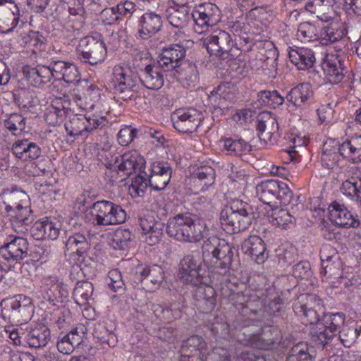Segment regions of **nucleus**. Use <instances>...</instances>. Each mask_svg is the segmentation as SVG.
I'll list each match as a JSON object with an SVG mask.
<instances>
[{
  "mask_svg": "<svg viewBox=\"0 0 361 361\" xmlns=\"http://www.w3.org/2000/svg\"><path fill=\"white\" fill-rule=\"evenodd\" d=\"M292 307L302 323L312 325L310 335L314 341L319 342L324 348L333 341L345 324V314L326 313L323 300L315 294L299 295Z\"/></svg>",
  "mask_w": 361,
  "mask_h": 361,
  "instance_id": "nucleus-1",
  "label": "nucleus"
},
{
  "mask_svg": "<svg viewBox=\"0 0 361 361\" xmlns=\"http://www.w3.org/2000/svg\"><path fill=\"white\" fill-rule=\"evenodd\" d=\"M0 199L5 205V212L11 216V226L17 233H25L26 226L34 219L30 209L29 195L16 185L4 188Z\"/></svg>",
  "mask_w": 361,
  "mask_h": 361,
  "instance_id": "nucleus-2",
  "label": "nucleus"
},
{
  "mask_svg": "<svg viewBox=\"0 0 361 361\" xmlns=\"http://www.w3.org/2000/svg\"><path fill=\"white\" fill-rule=\"evenodd\" d=\"M206 224L196 214L189 212H179L170 216L166 232L170 238L184 243H197L206 234Z\"/></svg>",
  "mask_w": 361,
  "mask_h": 361,
  "instance_id": "nucleus-3",
  "label": "nucleus"
},
{
  "mask_svg": "<svg viewBox=\"0 0 361 361\" xmlns=\"http://www.w3.org/2000/svg\"><path fill=\"white\" fill-rule=\"evenodd\" d=\"M254 219L253 207L239 199L233 200L227 204L219 216L221 228L228 234L248 229Z\"/></svg>",
  "mask_w": 361,
  "mask_h": 361,
  "instance_id": "nucleus-4",
  "label": "nucleus"
},
{
  "mask_svg": "<svg viewBox=\"0 0 361 361\" xmlns=\"http://www.w3.org/2000/svg\"><path fill=\"white\" fill-rule=\"evenodd\" d=\"M233 247L224 239L210 237L204 241L202 247V261L213 267L221 274H226L232 269Z\"/></svg>",
  "mask_w": 361,
  "mask_h": 361,
  "instance_id": "nucleus-5",
  "label": "nucleus"
},
{
  "mask_svg": "<svg viewBox=\"0 0 361 361\" xmlns=\"http://www.w3.org/2000/svg\"><path fill=\"white\" fill-rule=\"evenodd\" d=\"M106 168L111 170L112 184L126 180L133 173H142L145 168V160L137 152H128L123 155L114 156L111 152L106 155Z\"/></svg>",
  "mask_w": 361,
  "mask_h": 361,
  "instance_id": "nucleus-6",
  "label": "nucleus"
},
{
  "mask_svg": "<svg viewBox=\"0 0 361 361\" xmlns=\"http://www.w3.org/2000/svg\"><path fill=\"white\" fill-rule=\"evenodd\" d=\"M0 308L2 318L16 325L28 322L34 313L32 300L22 294L3 299Z\"/></svg>",
  "mask_w": 361,
  "mask_h": 361,
  "instance_id": "nucleus-7",
  "label": "nucleus"
},
{
  "mask_svg": "<svg viewBox=\"0 0 361 361\" xmlns=\"http://www.w3.org/2000/svg\"><path fill=\"white\" fill-rule=\"evenodd\" d=\"M256 193L262 202L275 207L279 204H289L293 197V193L288 185L275 179L264 180L257 184Z\"/></svg>",
  "mask_w": 361,
  "mask_h": 361,
  "instance_id": "nucleus-8",
  "label": "nucleus"
},
{
  "mask_svg": "<svg viewBox=\"0 0 361 361\" xmlns=\"http://www.w3.org/2000/svg\"><path fill=\"white\" fill-rule=\"evenodd\" d=\"M90 214L94 225L104 226L123 224L127 217L126 211L121 205L108 200L93 203Z\"/></svg>",
  "mask_w": 361,
  "mask_h": 361,
  "instance_id": "nucleus-9",
  "label": "nucleus"
},
{
  "mask_svg": "<svg viewBox=\"0 0 361 361\" xmlns=\"http://www.w3.org/2000/svg\"><path fill=\"white\" fill-rule=\"evenodd\" d=\"M237 38L233 39L231 35L222 30H216L207 36L202 41V45L210 55H215L223 59L227 55L235 59L239 55L237 48Z\"/></svg>",
  "mask_w": 361,
  "mask_h": 361,
  "instance_id": "nucleus-10",
  "label": "nucleus"
},
{
  "mask_svg": "<svg viewBox=\"0 0 361 361\" xmlns=\"http://www.w3.org/2000/svg\"><path fill=\"white\" fill-rule=\"evenodd\" d=\"M185 48L179 44H173L161 49L157 56V63L164 72H169L170 75L181 73L190 63L185 60Z\"/></svg>",
  "mask_w": 361,
  "mask_h": 361,
  "instance_id": "nucleus-11",
  "label": "nucleus"
},
{
  "mask_svg": "<svg viewBox=\"0 0 361 361\" xmlns=\"http://www.w3.org/2000/svg\"><path fill=\"white\" fill-rule=\"evenodd\" d=\"M78 58L85 63L97 65L104 61L107 50L100 35L82 38L77 48Z\"/></svg>",
  "mask_w": 361,
  "mask_h": 361,
  "instance_id": "nucleus-12",
  "label": "nucleus"
},
{
  "mask_svg": "<svg viewBox=\"0 0 361 361\" xmlns=\"http://www.w3.org/2000/svg\"><path fill=\"white\" fill-rule=\"evenodd\" d=\"M202 258L190 253L183 257L179 263L178 277L185 284L198 286L203 283L207 271L202 267Z\"/></svg>",
  "mask_w": 361,
  "mask_h": 361,
  "instance_id": "nucleus-13",
  "label": "nucleus"
},
{
  "mask_svg": "<svg viewBox=\"0 0 361 361\" xmlns=\"http://www.w3.org/2000/svg\"><path fill=\"white\" fill-rule=\"evenodd\" d=\"M174 128L181 133H193L203 120L201 112L195 109H179L171 114Z\"/></svg>",
  "mask_w": 361,
  "mask_h": 361,
  "instance_id": "nucleus-14",
  "label": "nucleus"
},
{
  "mask_svg": "<svg viewBox=\"0 0 361 361\" xmlns=\"http://www.w3.org/2000/svg\"><path fill=\"white\" fill-rule=\"evenodd\" d=\"M65 252L76 254L82 256L90 249V238L88 231L80 225L78 227H73L66 231Z\"/></svg>",
  "mask_w": 361,
  "mask_h": 361,
  "instance_id": "nucleus-15",
  "label": "nucleus"
},
{
  "mask_svg": "<svg viewBox=\"0 0 361 361\" xmlns=\"http://www.w3.org/2000/svg\"><path fill=\"white\" fill-rule=\"evenodd\" d=\"M28 247L26 238L10 235L0 247V255L8 262H20L27 257Z\"/></svg>",
  "mask_w": 361,
  "mask_h": 361,
  "instance_id": "nucleus-16",
  "label": "nucleus"
},
{
  "mask_svg": "<svg viewBox=\"0 0 361 361\" xmlns=\"http://www.w3.org/2000/svg\"><path fill=\"white\" fill-rule=\"evenodd\" d=\"M295 288L296 286L291 290L286 289L283 291L281 295L283 298H281L279 295H274L267 297L260 300V299L257 298V302H260L262 305L259 310L253 309V302H255V299L246 301L244 307L249 309L254 314H258L259 312H262L263 314H267L268 316L276 315L280 313L283 310L285 300H288V298H286L287 293H290L291 290H295Z\"/></svg>",
  "mask_w": 361,
  "mask_h": 361,
  "instance_id": "nucleus-17",
  "label": "nucleus"
},
{
  "mask_svg": "<svg viewBox=\"0 0 361 361\" xmlns=\"http://www.w3.org/2000/svg\"><path fill=\"white\" fill-rule=\"evenodd\" d=\"M345 26L338 22H331L323 25L319 37L320 43L323 45H329L338 42L336 49L337 51L342 50L345 46V37L347 35Z\"/></svg>",
  "mask_w": 361,
  "mask_h": 361,
  "instance_id": "nucleus-18",
  "label": "nucleus"
},
{
  "mask_svg": "<svg viewBox=\"0 0 361 361\" xmlns=\"http://www.w3.org/2000/svg\"><path fill=\"white\" fill-rule=\"evenodd\" d=\"M150 175L147 178L149 185L157 191L166 188L172 176V169L166 161H154L150 167Z\"/></svg>",
  "mask_w": 361,
  "mask_h": 361,
  "instance_id": "nucleus-19",
  "label": "nucleus"
},
{
  "mask_svg": "<svg viewBox=\"0 0 361 361\" xmlns=\"http://www.w3.org/2000/svg\"><path fill=\"white\" fill-rule=\"evenodd\" d=\"M219 8L214 4H207L200 6L196 11H191L195 23L194 30L197 33L204 32L205 28L213 26L219 20Z\"/></svg>",
  "mask_w": 361,
  "mask_h": 361,
  "instance_id": "nucleus-20",
  "label": "nucleus"
},
{
  "mask_svg": "<svg viewBox=\"0 0 361 361\" xmlns=\"http://www.w3.org/2000/svg\"><path fill=\"white\" fill-rule=\"evenodd\" d=\"M326 76V82L332 85H339V88H345L343 84L348 83V81H343L345 75L343 68L342 67L340 56L327 55L326 59L320 64Z\"/></svg>",
  "mask_w": 361,
  "mask_h": 361,
  "instance_id": "nucleus-21",
  "label": "nucleus"
},
{
  "mask_svg": "<svg viewBox=\"0 0 361 361\" xmlns=\"http://www.w3.org/2000/svg\"><path fill=\"white\" fill-rule=\"evenodd\" d=\"M61 224L46 217L37 221L30 228V234L36 240H56L59 235Z\"/></svg>",
  "mask_w": 361,
  "mask_h": 361,
  "instance_id": "nucleus-22",
  "label": "nucleus"
},
{
  "mask_svg": "<svg viewBox=\"0 0 361 361\" xmlns=\"http://www.w3.org/2000/svg\"><path fill=\"white\" fill-rule=\"evenodd\" d=\"M191 8L187 1L178 0L177 6H171L166 11L169 23L179 30L186 27L192 21Z\"/></svg>",
  "mask_w": 361,
  "mask_h": 361,
  "instance_id": "nucleus-23",
  "label": "nucleus"
},
{
  "mask_svg": "<svg viewBox=\"0 0 361 361\" xmlns=\"http://www.w3.org/2000/svg\"><path fill=\"white\" fill-rule=\"evenodd\" d=\"M330 219L336 225L343 228H357L360 221L343 204L332 202L329 207Z\"/></svg>",
  "mask_w": 361,
  "mask_h": 361,
  "instance_id": "nucleus-24",
  "label": "nucleus"
},
{
  "mask_svg": "<svg viewBox=\"0 0 361 361\" xmlns=\"http://www.w3.org/2000/svg\"><path fill=\"white\" fill-rule=\"evenodd\" d=\"M68 296L66 286L59 282L54 276L47 279L43 287L42 297L52 305L62 304Z\"/></svg>",
  "mask_w": 361,
  "mask_h": 361,
  "instance_id": "nucleus-25",
  "label": "nucleus"
},
{
  "mask_svg": "<svg viewBox=\"0 0 361 361\" xmlns=\"http://www.w3.org/2000/svg\"><path fill=\"white\" fill-rule=\"evenodd\" d=\"M241 250L259 264L264 263L268 257L264 240L257 235L245 239L241 245Z\"/></svg>",
  "mask_w": 361,
  "mask_h": 361,
  "instance_id": "nucleus-26",
  "label": "nucleus"
},
{
  "mask_svg": "<svg viewBox=\"0 0 361 361\" xmlns=\"http://www.w3.org/2000/svg\"><path fill=\"white\" fill-rule=\"evenodd\" d=\"M12 153L18 159L28 161L38 159L42 154L41 147L28 139H19L11 146Z\"/></svg>",
  "mask_w": 361,
  "mask_h": 361,
  "instance_id": "nucleus-27",
  "label": "nucleus"
},
{
  "mask_svg": "<svg viewBox=\"0 0 361 361\" xmlns=\"http://www.w3.org/2000/svg\"><path fill=\"white\" fill-rule=\"evenodd\" d=\"M238 341L240 343L247 347L262 350H269L276 348L280 342V337L276 336L274 338L268 339L259 334H246L243 332L238 335Z\"/></svg>",
  "mask_w": 361,
  "mask_h": 361,
  "instance_id": "nucleus-28",
  "label": "nucleus"
},
{
  "mask_svg": "<svg viewBox=\"0 0 361 361\" xmlns=\"http://www.w3.org/2000/svg\"><path fill=\"white\" fill-rule=\"evenodd\" d=\"M194 298L196 306L203 313L211 312L216 306V291L211 286H196Z\"/></svg>",
  "mask_w": 361,
  "mask_h": 361,
  "instance_id": "nucleus-29",
  "label": "nucleus"
},
{
  "mask_svg": "<svg viewBox=\"0 0 361 361\" xmlns=\"http://www.w3.org/2000/svg\"><path fill=\"white\" fill-rule=\"evenodd\" d=\"M341 147L342 144L334 139H328L324 142L321 156L323 166L333 169L338 166L340 157H342Z\"/></svg>",
  "mask_w": 361,
  "mask_h": 361,
  "instance_id": "nucleus-30",
  "label": "nucleus"
},
{
  "mask_svg": "<svg viewBox=\"0 0 361 361\" xmlns=\"http://www.w3.org/2000/svg\"><path fill=\"white\" fill-rule=\"evenodd\" d=\"M140 36L143 39L158 32L162 27L161 17L154 12H146L140 18Z\"/></svg>",
  "mask_w": 361,
  "mask_h": 361,
  "instance_id": "nucleus-31",
  "label": "nucleus"
},
{
  "mask_svg": "<svg viewBox=\"0 0 361 361\" xmlns=\"http://www.w3.org/2000/svg\"><path fill=\"white\" fill-rule=\"evenodd\" d=\"M51 338L49 329L42 324H37L25 336L24 341L30 348H40L46 346Z\"/></svg>",
  "mask_w": 361,
  "mask_h": 361,
  "instance_id": "nucleus-32",
  "label": "nucleus"
},
{
  "mask_svg": "<svg viewBox=\"0 0 361 361\" xmlns=\"http://www.w3.org/2000/svg\"><path fill=\"white\" fill-rule=\"evenodd\" d=\"M141 278L146 279V287L149 291L159 288L165 280V271L158 264L143 267Z\"/></svg>",
  "mask_w": 361,
  "mask_h": 361,
  "instance_id": "nucleus-33",
  "label": "nucleus"
},
{
  "mask_svg": "<svg viewBox=\"0 0 361 361\" xmlns=\"http://www.w3.org/2000/svg\"><path fill=\"white\" fill-rule=\"evenodd\" d=\"M288 55L290 61L300 70L313 68L316 63L314 54L309 49H291Z\"/></svg>",
  "mask_w": 361,
  "mask_h": 361,
  "instance_id": "nucleus-34",
  "label": "nucleus"
},
{
  "mask_svg": "<svg viewBox=\"0 0 361 361\" xmlns=\"http://www.w3.org/2000/svg\"><path fill=\"white\" fill-rule=\"evenodd\" d=\"M342 157L354 164L361 163V135H355L342 143Z\"/></svg>",
  "mask_w": 361,
  "mask_h": 361,
  "instance_id": "nucleus-35",
  "label": "nucleus"
},
{
  "mask_svg": "<svg viewBox=\"0 0 361 361\" xmlns=\"http://www.w3.org/2000/svg\"><path fill=\"white\" fill-rule=\"evenodd\" d=\"M219 142L226 153L231 156L247 154L252 150L251 145L242 138H221Z\"/></svg>",
  "mask_w": 361,
  "mask_h": 361,
  "instance_id": "nucleus-36",
  "label": "nucleus"
},
{
  "mask_svg": "<svg viewBox=\"0 0 361 361\" xmlns=\"http://www.w3.org/2000/svg\"><path fill=\"white\" fill-rule=\"evenodd\" d=\"M361 333V324L358 322L345 323L338 334L339 340L343 346L350 348L356 341Z\"/></svg>",
  "mask_w": 361,
  "mask_h": 361,
  "instance_id": "nucleus-37",
  "label": "nucleus"
},
{
  "mask_svg": "<svg viewBox=\"0 0 361 361\" xmlns=\"http://www.w3.org/2000/svg\"><path fill=\"white\" fill-rule=\"evenodd\" d=\"M85 122L86 118L84 114L73 115L64 125L67 134L74 138L87 136Z\"/></svg>",
  "mask_w": 361,
  "mask_h": 361,
  "instance_id": "nucleus-38",
  "label": "nucleus"
},
{
  "mask_svg": "<svg viewBox=\"0 0 361 361\" xmlns=\"http://www.w3.org/2000/svg\"><path fill=\"white\" fill-rule=\"evenodd\" d=\"M202 338L193 335L183 341L180 349V361H188V356L192 354L201 353L203 345Z\"/></svg>",
  "mask_w": 361,
  "mask_h": 361,
  "instance_id": "nucleus-39",
  "label": "nucleus"
},
{
  "mask_svg": "<svg viewBox=\"0 0 361 361\" xmlns=\"http://www.w3.org/2000/svg\"><path fill=\"white\" fill-rule=\"evenodd\" d=\"M145 77V82L148 83L146 85L147 88L152 90H158L163 84V75L160 73L161 69L157 64V66L152 64H147L142 70Z\"/></svg>",
  "mask_w": 361,
  "mask_h": 361,
  "instance_id": "nucleus-40",
  "label": "nucleus"
},
{
  "mask_svg": "<svg viewBox=\"0 0 361 361\" xmlns=\"http://www.w3.org/2000/svg\"><path fill=\"white\" fill-rule=\"evenodd\" d=\"M133 243V235L129 229L119 228L114 232L110 245L115 250H127Z\"/></svg>",
  "mask_w": 361,
  "mask_h": 361,
  "instance_id": "nucleus-41",
  "label": "nucleus"
},
{
  "mask_svg": "<svg viewBox=\"0 0 361 361\" xmlns=\"http://www.w3.org/2000/svg\"><path fill=\"white\" fill-rule=\"evenodd\" d=\"M94 287L87 281H79L76 283L73 295L78 304L84 305L92 300Z\"/></svg>",
  "mask_w": 361,
  "mask_h": 361,
  "instance_id": "nucleus-42",
  "label": "nucleus"
},
{
  "mask_svg": "<svg viewBox=\"0 0 361 361\" xmlns=\"http://www.w3.org/2000/svg\"><path fill=\"white\" fill-rule=\"evenodd\" d=\"M269 219L273 225L284 229L293 226L295 222V218L287 210L283 209H278L277 208L272 211V213L269 216Z\"/></svg>",
  "mask_w": 361,
  "mask_h": 361,
  "instance_id": "nucleus-43",
  "label": "nucleus"
},
{
  "mask_svg": "<svg viewBox=\"0 0 361 361\" xmlns=\"http://www.w3.org/2000/svg\"><path fill=\"white\" fill-rule=\"evenodd\" d=\"M4 126L13 135H20L25 132L26 118L20 114H11L4 121Z\"/></svg>",
  "mask_w": 361,
  "mask_h": 361,
  "instance_id": "nucleus-44",
  "label": "nucleus"
},
{
  "mask_svg": "<svg viewBox=\"0 0 361 361\" xmlns=\"http://www.w3.org/2000/svg\"><path fill=\"white\" fill-rule=\"evenodd\" d=\"M183 79L184 88H195L199 82V73L196 64L193 62L188 63L187 67L182 69L181 73H178Z\"/></svg>",
  "mask_w": 361,
  "mask_h": 361,
  "instance_id": "nucleus-45",
  "label": "nucleus"
},
{
  "mask_svg": "<svg viewBox=\"0 0 361 361\" xmlns=\"http://www.w3.org/2000/svg\"><path fill=\"white\" fill-rule=\"evenodd\" d=\"M93 336L102 343L107 344L109 347H114L117 343V338L111 330L106 328L105 324L98 323L95 324L93 330Z\"/></svg>",
  "mask_w": 361,
  "mask_h": 361,
  "instance_id": "nucleus-46",
  "label": "nucleus"
},
{
  "mask_svg": "<svg viewBox=\"0 0 361 361\" xmlns=\"http://www.w3.org/2000/svg\"><path fill=\"white\" fill-rule=\"evenodd\" d=\"M60 1L63 4V8L68 9L70 21L77 20L80 23H84L85 11L80 0H60Z\"/></svg>",
  "mask_w": 361,
  "mask_h": 361,
  "instance_id": "nucleus-47",
  "label": "nucleus"
},
{
  "mask_svg": "<svg viewBox=\"0 0 361 361\" xmlns=\"http://www.w3.org/2000/svg\"><path fill=\"white\" fill-rule=\"evenodd\" d=\"M286 361H313L307 343L301 342L295 345L289 351Z\"/></svg>",
  "mask_w": 361,
  "mask_h": 361,
  "instance_id": "nucleus-48",
  "label": "nucleus"
},
{
  "mask_svg": "<svg viewBox=\"0 0 361 361\" xmlns=\"http://www.w3.org/2000/svg\"><path fill=\"white\" fill-rule=\"evenodd\" d=\"M112 85L109 88L118 89V90H133L136 84L131 76L127 75L123 73H114V78L111 81Z\"/></svg>",
  "mask_w": 361,
  "mask_h": 361,
  "instance_id": "nucleus-49",
  "label": "nucleus"
},
{
  "mask_svg": "<svg viewBox=\"0 0 361 361\" xmlns=\"http://www.w3.org/2000/svg\"><path fill=\"white\" fill-rule=\"evenodd\" d=\"M99 95L97 92H82V94H76L75 97L77 105L87 111L94 109L96 101L93 99H97Z\"/></svg>",
  "mask_w": 361,
  "mask_h": 361,
  "instance_id": "nucleus-50",
  "label": "nucleus"
},
{
  "mask_svg": "<svg viewBox=\"0 0 361 361\" xmlns=\"http://www.w3.org/2000/svg\"><path fill=\"white\" fill-rule=\"evenodd\" d=\"M84 116L86 118L85 127L87 135L96 129H99L108 124L106 117L94 114L91 111H87Z\"/></svg>",
  "mask_w": 361,
  "mask_h": 361,
  "instance_id": "nucleus-51",
  "label": "nucleus"
},
{
  "mask_svg": "<svg viewBox=\"0 0 361 361\" xmlns=\"http://www.w3.org/2000/svg\"><path fill=\"white\" fill-rule=\"evenodd\" d=\"M195 176L202 182L203 185L208 188L212 185L215 180V170L207 165L198 167L195 173Z\"/></svg>",
  "mask_w": 361,
  "mask_h": 361,
  "instance_id": "nucleus-52",
  "label": "nucleus"
},
{
  "mask_svg": "<svg viewBox=\"0 0 361 361\" xmlns=\"http://www.w3.org/2000/svg\"><path fill=\"white\" fill-rule=\"evenodd\" d=\"M0 7H4L10 11L9 16L11 18V27L5 31L11 32L17 26L19 22L20 9L13 0H0Z\"/></svg>",
  "mask_w": 361,
  "mask_h": 361,
  "instance_id": "nucleus-53",
  "label": "nucleus"
},
{
  "mask_svg": "<svg viewBox=\"0 0 361 361\" xmlns=\"http://www.w3.org/2000/svg\"><path fill=\"white\" fill-rule=\"evenodd\" d=\"M264 118L267 122L266 131L262 134V137L260 136V140L264 142V144H267L272 141L274 133L279 130V123L270 112L269 114H267Z\"/></svg>",
  "mask_w": 361,
  "mask_h": 361,
  "instance_id": "nucleus-54",
  "label": "nucleus"
},
{
  "mask_svg": "<svg viewBox=\"0 0 361 361\" xmlns=\"http://www.w3.org/2000/svg\"><path fill=\"white\" fill-rule=\"evenodd\" d=\"M67 113L68 111L62 108L48 109L44 119L51 126H59L63 122Z\"/></svg>",
  "mask_w": 361,
  "mask_h": 361,
  "instance_id": "nucleus-55",
  "label": "nucleus"
},
{
  "mask_svg": "<svg viewBox=\"0 0 361 361\" xmlns=\"http://www.w3.org/2000/svg\"><path fill=\"white\" fill-rule=\"evenodd\" d=\"M298 36L309 42L319 38L316 26L310 22H304L299 25Z\"/></svg>",
  "mask_w": 361,
  "mask_h": 361,
  "instance_id": "nucleus-56",
  "label": "nucleus"
},
{
  "mask_svg": "<svg viewBox=\"0 0 361 361\" xmlns=\"http://www.w3.org/2000/svg\"><path fill=\"white\" fill-rule=\"evenodd\" d=\"M297 250L292 246L287 248H280L278 253L279 263L281 267L289 266L297 259Z\"/></svg>",
  "mask_w": 361,
  "mask_h": 361,
  "instance_id": "nucleus-57",
  "label": "nucleus"
},
{
  "mask_svg": "<svg viewBox=\"0 0 361 361\" xmlns=\"http://www.w3.org/2000/svg\"><path fill=\"white\" fill-rule=\"evenodd\" d=\"M109 278L111 282L108 284L109 288L114 292H123L126 286L121 271L117 269H112L109 272Z\"/></svg>",
  "mask_w": 361,
  "mask_h": 361,
  "instance_id": "nucleus-58",
  "label": "nucleus"
},
{
  "mask_svg": "<svg viewBox=\"0 0 361 361\" xmlns=\"http://www.w3.org/2000/svg\"><path fill=\"white\" fill-rule=\"evenodd\" d=\"M293 276L296 279H308L312 275L311 266L307 261H300L293 267Z\"/></svg>",
  "mask_w": 361,
  "mask_h": 361,
  "instance_id": "nucleus-59",
  "label": "nucleus"
},
{
  "mask_svg": "<svg viewBox=\"0 0 361 361\" xmlns=\"http://www.w3.org/2000/svg\"><path fill=\"white\" fill-rule=\"evenodd\" d=\"M330 0H310L305 4V9L311 13H324L331 8Z\"/></svg>",
  "mask_w": 361,
  "mask_h": 361,
  "instance_id": "nucleus-60",
  "label": "nucleus"
},
{
  "mask_svg": "<svg viewBox=\"0 0 361 361\" xmlns=\"http://www.w3.org/2000/svg\"><path fill=\"white\" fill-rule=\"evenodd\" d=\"M323 272L325 275L331 276L336 275L342 267L341 258H334L329 260H321Z\"/></svg>",
  "mask_w": 361,
  "mask_h": 361,
  "instance_id": "nucleus-61",
  "label": "nucleus"
},
{
  "mask_svg": "<svg viewBox=\"0 0 361 361\" xmlns=\"http://www.w3.org/2000/svg\"><path fill=\"white\" fill-rule=\"evenodd\" d=\"M137 132L136 128H133L131 126L121 128L117 135L118 143L122 146L128 145L136 137Z\"/></svg>",
  "mask_w": 361,
  "mask_h": 361,
  "instance_id": "nucleus-62",
  "label": "nucleus"
},
{
  "mask_svg": "<svg viewBox=\"0 0 361 361\" xmlns=\"http://www.w3.org/2000/svg\"><path fill=\"white\" fill-rule=\"evenodd\" d=\"M341 190L345 195L351 197L354 200L359 195L358 180L352 178L345 180L342 183Z\"/></svg>",
  "mask_w": 361,
  "mask_h": 361,
  "instance_id": "nucleus-63",
  "label": "nucleus"
},
{
  "mask_svg": "<svg viewBox=\"0 0 361 361\" xmlns=\"http://www.w3.org/2000/svg\"><path fill=\"white\" fill-rule=\"evenodd\" d=\"M95 266L96 263L92 261L90 257H88L84 258L77 267H73V269L76 270L79 268L83 276L89 279L95 275Z\"/></svg>",
  "mask_w": 361,
  "mask_h": 361,
  "instance_id": "nucleus-64",
  "label": "nucleus"
}]
</instances>
